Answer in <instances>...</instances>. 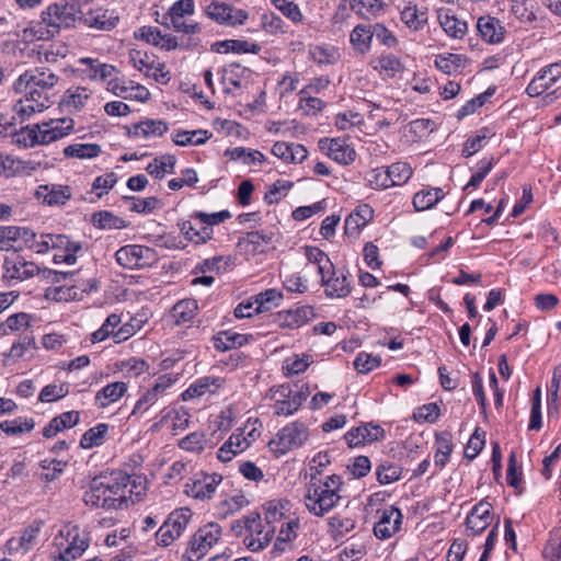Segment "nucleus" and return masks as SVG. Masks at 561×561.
Here are the masks:
<instances>
[{"label": "nucleus", "mask_w": 561, "mask_h": 561, "mask_svg": "<svg viewBox=\"0 0 561 561\" xmlns=\"http://www.w3.org/2000/svg\"><path fill=\"white\" fill-rule=\"evenodd\" d=\"M374 69L383 77L393 78L403 70V65L397 56L386 54L375 60Z\"/></svg>", "instance_id": "a18cd8bd"}, {"label": "nucleus", "mask_w": 561, "mask_h": 561, "mask_svg": "<svg viewBox=\"0 0 561 561\" xmlns=\"http://www.w3.org/2000/svg\"><path fill=\"white\" fill-rule=\"evenodd\" d=\"M492 519V505L482 500L468 514L466 518L467 530L472 535H479L488 528Z\"/></svg>", "instance_id": "aec40b11"}, {"label": "nucleus", "mask_w": 561, "mask_h": 561, "mask_svg": "<svg viewBox=\"0 0 561 561\" xmlns=\"http://www.w3.org/2000/svg\"><path fill=\"white\" fill-rule=\"evenodd\" d=\"M310 316H312L310 307L289 310L284 316V324L288 328H299L310 320Z\"/></svg>", "instance_id": "4d7b16f0"}, {"label": "nucleus", "mask_w": 561, "mask_h": 561, "mask_svg": "<svg viewBox=\"0 0 561 561\" xmlns=\"http://www.w3.org/2000/svg\"><path fill=\"white\" fill-rule=\"evenodd\" d=\"M444 197V192L439 187H431L417 192L413 197L415 210L423 211L432 208Z\"/></svg>", "instance_id": "37998d69"}, {"label": "nucleus", "mask_w": 561, "mask_h": 561, "mask_svg": "<svg viewBox=\"0 0 561 561\" xmlns=\"http://www.w3.org/2000/svg\"><path fill=\"white\" fill-rule=\"evenodd\" d=\"M477 30L484 42L489 44H497L503 41L505 28L501 21L491 16H480L477 21Z\"/></svg>", "instance_id": "cd10ccee"}, {"label": "nucleus", "mask_w": 561, "mask_h": 561, "mask_svg": "<svg viewBox=\"0 0 561 561\" xmlns=\"http://www.w3.org/2000/svg\"><path fill=\"white\" fill-rule=\"evenodd\" d=\"M178 226L185 238L196 244L206 243L213 238V228L201 225L196 220L182 221Z\"/></svg>", "instance_id": "2f4dec72"}, {"label": "nucleus", "mask_w": 561, "mask_h": 561, "mask_svg": "<svg viewBox=\"0 0 561 561\" xmlns=\"http://www.w3.org/2000/svg\"><path fill=\"white\" fill-rule=\"evenodd\" d=\"M561 79V64H550L540 69L526 88V93L536 98L552 89Z\"/></svg>", "instance_id": "ddd939ff"}, {"label": "nucleus", "mask_w": 561, "mask_h": 561, "mask_svg": "<svg viewBox=\"0 0 561 561\" xmlns=\"http://www.w3.org/2000/svg\"><path fill=\"white\" fill-rule=\"evenodd\" d=\"M221 481V474L201 471L188 479L184 485V493L196 500H210Z\"/></svg>", "instance_id": "9d476101"}, {"label": "nucleus", "mask_w": 561, "mask_h": 561, "mask_svg": "<svg viewBox=\"0 0 561 561\" xmlns=\"http://www.w3.org/2000/svg\"><path fill=\"white\" fill-rule=\"evenodd\" d=\"M438 22L444 32L453 38H462L467 33V23L449 11H439Z\"/></svg>", "instance_id": "4c0bfd02"}, {"label": "nucleus", "mask_w": 561, "mask_h": 561, "mask_svg": "<svg viewBox=\"0 0 561 561\" xmlns=\"http://www.w3.org/2000/svg\"><path fill=\"white\" fill-rule=\"evenodd\" d=\"M283 295L276 289H266L257 294L253 299L255 301L254 312H266L273 307L278 306Z\"/></svg>", "instance_id": "09e8293b"}, {"label": "nucleus", "mask_w": 561, "mask_h": 561, "mask_svg": "<svg viewBox=\"0 0 561 561\" xmlns=\"http://www.w3.org/2000/svg\"><path fill=\"white\" fill-rule=\"evenodd\" d=\"M342 479L331 474L325 479L311 476L304 496L307 510L314 516L321 517L336 506L341 500Z\"/></svg>", "instance_id": "7ed1b4c3"}, {"label": "nucleus", "mask_w": 561, "mask_h": 561, "mask_svg": "<svg viewBox=\"0 0 561 561\" xmlns=\"http://www.w3.org/2000/svg\"><path fill=\"white\" fill-rule=\"evenodd\" d=\"M312 59L321 65L333 64L337 59V50L333 46L317 45L310 49Z\"/></svg>", "instance_id": "0e129e2a"}, {"label": "nucleus", "mask_w": 561, "mask_h": 561, "mask_svg": "<svg viewBox=\"0 0 561 561\" xmlns=\"http://www.w3.org/2000/svg\"><path fill=\"white\" fill-rule=\"evenodd\" d=\"M192 518V512L187 507L173 511L156 534L158 545L168 547L173 543L186 529Z\"/></svg>", "instance_id": "6e6552de"}, {"label": "nucleus", "mask_w": 561, "mask_h": 561, "mask_svg": "<svg viewBox=\"0 0 561 561\" xmlns=\"http://www.w3.org/2000/svg\"><path fill=\"white\" fill-rule=\"evenodd\" d=\"M95 263L90 257L87 267L76 273L72 272V300L83 299V294H89L98 288V283L94 277Z\"/></svg>", "instance_id": "a211bd4d"}, {"label": "nucleus", "mask_w": 561, "mask_h": 561, "mask_svg": "<svg viewBox=\"0 0 561 561\" xmlns=\"http://www.w3.org/2000/svg\"><path fill=\"white\" fill-rule=\"evenodd\" d=\"M56 83L57 77L50 70L35 68L20 75L12 87L21 95L14 104V113L25 119L48 108L54 103L50 91Z\"/></svg>", "instance_id": "f257e3e1"}, {"label": "nucleus", "mask_w": 561, "mask_h": 561, "mask_svg": "<svg viewBox=\"0 0 561 561\" xmlns=\"http://www.w3.org/2000/svg\"><path fill=\"white\" fill-rule=\"evenodd\" d=\"M28 248L37 253H47L49 250L68 251L70 250V237L59 233H43L39 240H36L35 236L34 241L28 243Z\"/></svg>", "instance_id": "b1692460"}, {"label": "nucleus", "mask_w": 561, "mask_h": 561, "mask_svg": "<svg viewBox=\"0 0 561 561\" xmlns=\"http://www.w3.org/2000/svg\"><path fill=\"white\" fill-rule=\"evenodd\" d=\"M391 186L404 184L412 176V169L405 162L392 163L387 169Z\"/></svg>", "instance_id": "864d4df0"}, {"label": "nucleus", "mask_w": 561, "mask_h": 561, "mask_svg": "<svg viewBox=\"0 0 561 561\" xmlns=\"http://www.w3.org/2000/svg\"><path fill=\"white\" fill-rule=\"evenodd\" d=\"M2 268V277L8 284H16L39 272L35 263L25 261L16 253H13L11 256H5Z\"/></svg>", "instance_id": "9b49d317"}, {"label": "nucleus", "mask_w": 561, "mask_h": 561, "mask_svg": "<svg viewBox=\"0 0 561 561\" xmlns=\"http://www.w3.org/2000/svg\"><path fill=\"white\" fill-rule=\"evenodd\" d=\"M211 134L204 129L196 130H176L173 134V141L178 146H199L205 144Z\"/></svg>", "instance_id": "c03bdc74"}, {"label": "nucleus", "mask_w": 561, "mask_h": 561, "mask_svg": "<svg viewBox=\"0 0 561 561\" xmlns=\"http://www.w3.org/2000/svg\"><path fill=\"white\" fill-rule=\"evenodd\" d=\"M267 397L273 402L274 414L277 416H289L298 411L289 383L271 388Z\"/></svg>", "instance_id": "dca6fc26"}, {"label": "nucleus", "mask_w": 561, "mask_h": 561, "mask_svg": "<svg viewBox=\"0 0 561 561\" xmlns=\"http://www.w3.org/2000/svg\"><path fill=\"white\" fill-rule=\"evenodd\" d=\"M401 21L414 32L421 31L427 24L426 9L419 8L413 2H408L400 12Z\"/></svg>", "instance_id": "7c9ffc66"}, {"label": "nucleus", "mask_w": 561, "mask_h": 561, "mask_svg": "<svg viewBox=\"0 0 561 561\" xmlns=\"http://www.w3.org/2000/svg\"><path fill=\"white\" fill-rule=\"evenodd\" d=\"M377 480L381 484H389L400 479L401 469L392 463H381L376 470Z\"/></svg>", "instance_id": "774afa93"}, {"label": "nucleus", "mask_w": 561, "mask_h": 561, "mask_svg": "<svg viewBox=\"0 0 561 561\" xmlns=\"http://www.w3.org/2000/svg\"><path fill=\"white\" fill-rule=\"evenodd\" d=\"M222 383L224 380L221 378L210 376L201 377L183 392V400L197 398L205 393H215Z\"/></svg>", "instance_id": "473e14b6"}, {"label": "nucleus", "mask_w": 561, "mask_h": 561, "mask_svg": "<svg viewBox=\"0 0 561 561\" xmlns=\"http://www.w3.org/2000/svg\"><path fill=\"white\" fill-rule=\"evenodd\" d=\"M119 323H121V317L118 314H116V313L110 314L106 318V320L104 321V323L102 324V327L91 334V342L93 344L102 342L110 335H112L114 337V333L117 331L115 329Z\"/></svg>", "instance_id": "6e6d98bb"}, {"label": "nucleus", "mask_w": 561, "mask_h": 561, "mask_svg": "<svg viewBox=\"0 0 561 561\" xmlns=\"http://www.w3.org/2000/svg\"><path fill=\"white\" fill-rule=\"evenodd\" d=\"M197 311V302L194 299H183L172 308V318L176 324L191 321Z\"/></svg>", "instance_id": "de8ad7c7"}, {"label": "nucleus", "mask_w": 561, "mask_h": 561, "mask_svg": "<svg viewBox=\"0 0 561 561\" xmlns=\"http://www.w3.org/2000/svg\"><path fill=\"white\" fill-rule=\"evenodd\" d=\"M213 50L225 54V53H257L260 50V46L254 43H249L247 41L239 39H226L221 42H217L213 45Z\"/></svg>", "instance_id": "79ce46f5"}, {"label": "nucleus", "mask_w": 561, "mask_h": 561, "mask_svg": "<svg viewBox=\"0 0 561 561\" xmlns=\"http://www.w3.org/2000/svg\"><path fill=\"white\" fill-rule=\"evenodd\" d=\"M42 525V522H34L23 530L20 537L9 539L7 541L8 551L10 553H14L19 551L27 552L31 550L36 543Z\"/></svg>", "instance_id": "a878e982"}, {"label": "nucleus", "mask_w": 561, "mask_h": 561, "mask_svg": "<svg viewBox=\"0 0 561 561\" xmlns=\"http://www.w3.org/2000/svg\"><path fill=\"white\" fill-rule=\"evenodd\" d=\"M42 23L45 25L48 36L51 37L58 34L62 27L67 28L70 24L68 3L50 4L42 13Z\"/></svg>", "instance_id": "4468645a"}, {"label": "nucleus", "mask_w": 561, "mask_h": 561, "mask_svg": "<svg viewBox=\"0 0 561 561\" xmlns=\"http://www.w3.org/2000/svg\"><path fill=\"white\" fill-rule=\"evenodd\" d=\"M231 214L228 210H221L217 213L207 214L204 211H194L191 215V219L198 221V224L211 227L219 225L225 220L229 219Z\"/></svg>", "instance_id": "052dcab7"}, {"label": "nucleus", "mask_w": 561, "mask_h": 561, "mask_svg": "<svg viewBox=\"0 0 561 561\" xmlns=\"http://www.w3.org/2000/svg\"><path fill=\"white\" fill-rule=\"evenodd\" d=\"M127 391V385L124 381H115L106 385L94 396L95 404L99 408H106L118 401Z\"/></svg>", "instance_id": "f704fd0d"}, {"label": "nucleus", "mask_w": 561, "mask_h": 561, "mask_svg": "<svg viewBox=\"0 0 561 561\" xmlns=\"http://www.w3.org/2000/svg\"><path fill=\"white\" fill-rule=\"evenodd\" d=\"M116 262L124 268H145L158 261L157 252L145 245L128 244L119 248L115 253Z\"/></svg>", "instance_id": "0eeeda50"}, {"label": "nucleus", "mask_w": 561, "mask_h": 561, "mask_svg": "<svg viewBox=\"0 0 561 561\" xmlns=\"http://www.w3.org/2000/svg\"><path fill=\"white\" fill-rule=\"evenodd\" d=\"M70 131V123L66 118L50 119L42 124H34L22 129L20 141L25 146L48 145L56 141Z\"/></svg>", "instance_id": "39448f33"}, {"label": "nucleus", "mask_w": 561, "mask_h": 561, "mask_svg": "<svg viewBox=\"0 0 561 561\" xmlns=\"http://www.w3.org/2000/svg\"><path fill=\"white\" fill-rule=\"evenodd\" d=\"M321 285L330 298H345L351 294L347 276L343 272L337 273L334 266L328 276H321Z\"/></svg>", "instance_id": "5701e85b"}, {"label": "nucleus", "mask_w": 561, "mask_h": 561, "mask_svg": "<svg viewBox=\"0 0 561 561\" xmlns=\"http://www.w3.org/2000/svg\"><path fill=\"white\" fill-rule=\"evenodd\" d=\"M251 443L252 440L244 436V431L238 430L218 449V459L222 462L230 461L234 456L248 449Z\"/></svg>", "instance_id": "393cba45"}, {"label": "nucleus", "mask_w": 561, "mask_h": 561, "mask_svg": "<svg viewBox=\"0 0 561 561\" xmlns=\"http://www.w3.org/2000/svg\"><path fill=\"white\" fill-rule=\"evenodd\" d=\"M380 363L381 358L379 356L360 352L354 359V368L359 374H368L375 368H377L380 365Z\"/></svg>", "instance_id": "e2e57ef3"}, {"label": "nucleus", "mask_w": 561, "mask_h": 561, "mask_svg": "<svg viewBox=\"0 0 561 561\" xmlns=\"http://www.w3.org/2000/svg\"><path fill=\"white\" fill-rule=\"evenodd\" d=\"M47 278L51 279L53 285L45 290V298L56 302H67L70 299V287L61 285V280L68 277V273L53 270L44 271Z\"/></svg>", "instance_id": "bb28decb"}, {"label": "nucleus", "mask_w": 561, "mask_h": 561, "mask_svg": "<svg viewBox=\"0 0 561 561\" xmlns=\"http://www.w3.org/2000/svg\"><path fill=\"white\" fill-rule=\"evenodd\" d=\"M130 477L124 471L102 473L92 479L90 488L84 492L83 502L87 505L106 510H117L127 505L126 489Z\"/></svg>", "instance_id": "f03ea898"}, {"label": "nucleus", "mask_w": 561, "mask_h": 561, "mask_svg": "<svg viewBox=\"0 0 561 561\" xmlns=\"http://www.w3.org/2000/svg\"><path fill=\"white\" fill-rule=\"evenodd\" d=\"M128 57L129 61L136 69L144 72L146 76L150 75V71L154 65L152 56H149L147 53L138 49H131L128 54Z\"/></svg>", "instance_id": "680f3d73"}, {"label": "nucleus", "mask_w": 561, "mask_h": 561, "mask_svg": "<svg viewBox=\"0 0 561 561\" xmlns=\"http://www.w3.org/2000/svg\"><path fill=\"white\" fill-rule=\"evenodd\" d=\"M35 233L25 227L0 226V251H15L34 241Z\"/></svg>", "instance_id": "2eb2a0df"}, {"label": "nucleus", "mask_w": 561, "mask_h": 561, "mask_svg": "<svg viewBox=\"0 0 561 561\" xmlns=\"http://www.w3.org/2000/svg\"><path fill=\"white\" fill-rule=\"evenodd\" d=\"M276 237L273 230H260L248 232L239 240L240 245L251 247L252 252H264V249L270 245Z\"/></svg>", "instance_id": "e433bc0d"}, {"label": "nucleus", "mask_w": 561, "mask_h": 561, "mask_svg": "<svg viewBox=\"0 0 561 561\" xmlns=\"http://www.w3.org/2000/svg\"><path fill=\"white\" fill-rule=\"evenodd\" d=\"M108 428L110 426L106 423H99L98 425L89 428L80 439V447L83 449H91L93 447L101 446L105 440Z\"/></svg>", "instance_id": "49530a36"}, {"label": "nucleus", "mask_w": 561, "mask_h": 561, "mask_svg": "<svg viewBox=\"0 0 561 561\" xmlns=\"http://www.w3.org/2000/svg\"><path fill=\"white\" fill-rule=\"evenodd\" d=\"M107 90L124 100L146 102L150 96L149 90L144 85L134 84L133 82L126 83L119 79L110 80L107 82Z\"/></svg>", "instance_id": "4be33fe9"}, {"label": "nucleus", "mask_w": 561, "mask_h": 561, "mask_svg": "<svg viewBox=\"0 0 561 561\" xmlns=\"http://www.w3.org/2000/svg\"><path fill=\"white\" fill-rule=\"evenodd\" d=\"M435 465L439 468L445 467L453 451L451 437L447 433L436 435Z\"/></svg>", "instance_id": "603ef678"}, {"label": "nucleus", "mask_w": 561, "mask_h": 561, "mask_svg": "<svg viewBox=\"0 0 561 561\" xmlns=\"http://www.w3.org/2000/svg\"><path fill=\"white\" fill-rule=\"evenodd\" d=\"M469 58L461 54H440L435 57V66L446 75H454L466 68Z\"/></svg>", "instance_id": "c9c22d12"}, {"label": "nucleus", "mask_w": 561, "mask_h": 561, "mask_svg": "<svg viewBox=\"0 0 561 561\" xmlns=\"http://www.w3.org/2000/svg\"><path fill=\"white\" fill-rule=\"evenodd\" d=\"M248 341L249 337L245 334L222 331L215 336L214 346L219 352H227L231 348L243 346Z\"/></svg>", "instance_id": "a19ab883"}, {"label": "nucleus", "mask_w": 561, "mask_h": 561, "mask_svg": "<svg viewBox=\"0 0 561 561\" xmlns=\"http://www.w3.org/2000/svg\"><path fill=\"white\" fill-rule=\"evenodd\" d=\"M221 537V527L216 523H209L201 527L192 537L187 558L191 561L203 558Z\"/></svg>", "instance_id": "1a4fd4ad"}, {"label": "nucleus", "mask_w": 561, "mask_h": 561, "mask_svg": "<svg viewBox=\"0 0 561 561\" xmlns=\"http://www.w3.org/2000/svg\"><path fill=\"white\" fill-rule=\"evenodd\" d=\"M96 0H72V22L80 25L111 31L118 23V15L114 11L96 5Z\"/></svg>", "instance_id": "20e7f679"}, {"label": "nucleus", "mask_w": 561, "mask_h": 561, "mask_svg": "<svg viewBox=\"0 0 561 561\" xmlns=\"http://www.w3.org/2000/svg\"><path fill=\"white\" fill-rule=\"evenodd\" d=\"M385 437V430L374 423H367L348 431L344 438L350 447H357L366 443L380 440Z\"/></svg>", "instance_id": "412c9836"}, {"label": "nucleus", "mask_w": 561, "mask_h": 561, "mask_svg": "<svg viewBox=\"0 0 561 561\" xmlns=\"http://www.w3.org/2000/svg\"><path fill=\"white\" fill-rule=\"evenodd\" d=\"M378 522L374 526V534L379 539H388L396 535L402 525L403 515L401 511L389 505L377 511Z\"/></svg>", "instance_id": "f8f14e48"}, {"label": "nucleus", "mask_w": 561, "mask_h": 561, "mask_svg": "<svg viewBox=\"0 0 561 561\" xmlns=\"http://www.w3.org/2000/svg\"><path fill=\"white\" fill-rule=\"evenodd\" d=\"M304 250L308 263L317 267L320 277L325 275L328 276L330 272H332V266L334 265L330 257L322 250L309 245L305 247Z\"/></svg>", "instance_id": "ea45409f"}, {"label": "nucleus", "mask_w": 561, "mask_h": 561, "mask_svg": "<svg viewBox=\"0 0 561 561\" xmlns=\"http://www.w3.org/2000/svg\"><path fill=\"white\" fill-rule=\"evenodd\" d=\"M350 42L357 53L366 54L370 49L373 42L371 25H356L351 32Z\"/></svg>", "instance_id": "58836bf2"}, {"label": "nucleus", "mask_w": 561, "mask_h": 561, "mask_svg": "<svg viewBox=\"0 0 561 561\" xmlns=\"http://www.w3.org/2000/svg\"><path fill=\"white\" fill-rule=\"evenodd\" d=\"M92 222L100 229H123L126 227V222L123 218L107 210L93 214Z\"/></svg>", "instance_id": "3c124183"}, {"label": "nucleus", "mask_w": 561, "mask_h": 561, "mask_svg": "<svg viewBox=\"0 0 561 561\" xmlns=\"http://www.w3.org/2000/svg\"><path fill=\"white\" fill-rule=\"evenodd\" d=\"M293 187V182L289 181H276L270 186L268 191L264 196V201L272 205L280 201L282 197L286 196L289 190Z\"/></svg>", "instance_id": "338daca9"}, {"label": "nucleus", "mask_w": 561, "mask_h": 561, "mask_svg": "<svg viewBox=\"0 0 561 561\" xmlns=\"http://www.w3.org/2000/svg\"><path fill=\"white\" fill-rule=\"evenodd\" d=\"M207 15L218 23L230 26L242 25L249 18L247 11L234 9L227 3L213 2L206 9Z\"/></svg>", "instance_id": "f3484780"}, {"label": "nucleus", "mask_w": 561, "mask_h": 561, "mask_svg": "<svg viewBox=\"0 0 561 561\" xmlns=\"http://www.w3.org/2000/svg\"><path fill=\"white\" fill-rule=\"evenodd\" d=\"M309 428L304 422H290L282 427L275 437L268 442V447L274 455L283 456L301 447L309 439Z\"/></svg>", "instance_id": "423d86ee"}, {"label": "nucleus", "mask_w": 561, "mask_h": 561, "mask_svg": "<svg viewBox=\"0 0 561 561\" xmlns=\"http://www.w3.org/2000/svg\"><path fill=\"white\" fill-rule=\"evenodd\" d=\"M322 151L341 164H350L356 158L355 150L341 138H323L319 141Z\"/></svg>", "instance_id": "6ab92c4d"}, {"label": "nucleus", "mask_w": 561, "mask_h": 561, "mask_svg": "<svg viewBox=\"0 0 561 561\" xmlns=\"http://www.w3.org/2000/svg\"><path fill=\"white\" fill-rule=\"evenodd\" d=\"M68 393V382L56 380L42 389L38 399L42 402H54L66 397Z\"/></svg>", "instance_id": "8fccbe9b"}, {"label": "nucleus", "mask_w": 561, "mask_h": 561, "mask_svg": "<svg viewBox=\"0 0 561 561\" xmlns=\"http://www.w3.org/2000/svg\"><path fill=\"white\" fill-rule=\"evenodd\" d=\"M561 385V365L553 369L552 379L548 388V414L558 412V392Z\"/></svg>", "instance_id": "bf43d9fd"}, {"label": "nucleus", "mask_w": 561, "mask_h": 561, "mask_svg": "<svg viewBox=\"0 0 561 561\" xmlns=\"http://www.w3.org/2000/svg\"><path fill=\"white\" fill-rule=\"evenodd\" d=\"M311 359L309 355L291 356L285 359L283 369L286 370L287 376L298 375L304 373L310 365Z\"/></svg>", "instance_id": "69168bd1"}, {"label": "nucleus", "mask_w": 561, "mask_h": 561, "mask_svg": "<svg viewBox=\"0 0 561 561\" xmlns=\"http://www.w3.org/2000/svg\"><path fill=\"white\" fill-rule=\"evenodd\" d=\"M38 201L49 206L64 205L70 198L68 186L59 184L39 185L35 192Z\"/></svg>", "instance_id": "c85d7f7f"}, {"label": "nucleus", "mask_w": 561, "mask_h": 561, "mask_svg": "<svg viewBox=\"0 0 561 561\" xmlns=\"http://www.w3.org/2000/svg\"><path fill=\"white\" fill-rule=\"evenodd\" d=\"M35 422L33 419L18 417L14 420H5L0 423V428L8 435L22 434L30 432L34 428Z\"/></svg>", "instance_id": "5fc2aeb1"}, {"label": "nucleus", "mask_w": 561, "mask_h": 561, "mask_svg": "<svg viewBox=\"0 0 561 561\" xmlns=\"http://www.w3.org/2000/svg\"><path fill=\"white\" fill-rule=\"evenodd\" d=\"M168 131V124L161 119H145L126 128L129 137H160Z\"/></svg>", "instance_id": "c756f323"}, {"label": "nucleus", "mask_w": 561, "mask_h": 561, "mask_svg": "<svg viewBox=\"0 0 561 561\" xmlns=\"http://www.w3.org/2000/svg\"><path fill=\"white\" fill-rule=\"evenodd\" d=\"M374 216V210L369 205H359L355 211L351 213L345 219V233L356 234L360 228L365 227Z\"/></svg>", "instance_id": "72a5a7b5"}, {"label": "nucleus", "mask_w": 561, "mask_h": 561, "mask_svg": "<svg viewBox=\"0 0 561 561\" xmlns=\"http://www.w3.org/2000/svg\"><path fill=\"white\" fill-rule=\"evenodd\" d=\"M98 59L93 58H80L77 61V66L72 67V75L82 80H95L96 79V67Z\"/></svg>", "instance_id": "13d9d810"}]
</instances>
